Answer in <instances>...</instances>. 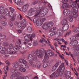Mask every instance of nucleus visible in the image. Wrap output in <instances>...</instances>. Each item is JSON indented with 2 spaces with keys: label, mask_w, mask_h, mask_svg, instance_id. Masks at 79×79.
I'll list each match as a JSON object with an SVG mask.
<instances>
[{
  "label": "nucleus",
  "mask_w": 79,
  "mask_h": 79,
  "mask_svg": "<svg viewBox=\"0 0 79 79\" xmlns=\"http://www.w3.org/2000/svg\"><path fill=\"white\" fill-rule=\"evenodd\" d=\"M29 40H24L23 41V44L25 45H26L27 44H28L29 41Z\"/></svg>",
  "instance_id": "nucleus-34"
},
{
  "label": "nucleus",
  "mask_w": 79,
  "mask_h": 79,
  "mask_svg": "<svg viewBox=\"0 0 79 79\" xmlns=\"http://www.w3.org/2000/svg\"><path fill=\"white\" fill-rule=\"evenodd\" d=\"M18 72V70L16 69H13L12 70V73L13 74H15L17 72Z\"/></svg>",
  "instance_id": "nucleus-36"
},
{
  "label": "nucleus",
  "mask_w": 79,
  "mask_h": 79,
  "mask_svg": "<svg viewBox=\"0 0 79 79\" xmlns=\"http://www.w3.org/2000/svg\"><path fill=\"white\" fill-rule=\"evenodd\" d=\"M46 50H44V49L43 48L40 49H37L35 52H33L32 55L29 54L28 55L31 59H34V58L33 54H34V53H35V54L36 57H37L38 56L39 58H42V57L43 56V55H44V52H46Z\"/></svg>",
  "instance_id": "nucleus-2"
},
{
  "label": "nucleus",
  "mask_w": 79,
  "mask_h": 79,
  "mask_svg": "<svg viewBox=\"0 0 79 79\" xmlns=\"http://www.w3.org/2000/svg\"><path fill=\"white\" fill-rule=\"evenodd\" d=\"M20 79H29V77L27 76H26L21 78Z\"/></svg>",
  "instance_id": "nucleus-53"
},
{
  "label": "nucleus",
  "mask_w": 79,
  "mask_h": 79,
  "mask_svg": "<svg viewBox=\"0 0 79 79\" xmlns=\"http://www.w3.org/2000/svg\"><path fill=\"white\" fill-rule=\"evenodd\" d=\"M0 53L2 54H4V55H6L7 54V51H1Z\"/></svg>",
  "instance_id": "nucleus-39"
},
{
  "label": "nucleus",
  "mask_w": 79,
  "mask_h": 79,
  "mask_svg": "<svg viewBox=\"0 0 79 79\" xmlns=\"http://www.w3.org/2000/svg\"><path fill=\"white\" fill-rule=\"evenodd\" d=\"M1 24L2 26H6V22L2 21L1 22Z\"/></svg>",
  "instance_id": "nucleus-44"
},
{
  "label": "nucleus",
  "mask_w": 79,
  "mask_h": 79,
  "mask_svg": "<svg viewBox=\"0 0 79 79\" xmlns=\"http://www.w3.org/2000/svg\"><path fill=\"white\" fill-rule=\"evenodd\" d=\"M16 18V15L14 14V15L12 16V17L10 19V21H14L15 19V18Z\"/></svg>",
  "instance_id": "nucleus-35"
},
{
  "label": "nucleus",
  "mask_w": 79,
  "mask_h": 79,
  "mask_svg": "<svg viewBox=\"0 0 79 79\" xmlns=\"http://www.w3.org/2000/svg\"><path fill=\"white\" fill-rule=\"evenodd\" d=\"M32 39H31L30 40H29L28 44L29 46H31L32 45Z\"/></svg>",
  "instance_id": "nucleus-37"
},
{
  "label": "nucleus",
  "mask_w": 79,
  "mask_h": 79,
  "mask_svg": "<svg viewBox=\"0 0 79 79\" xmlns=\"http://www.w3.org/2000/svg\"><path fill=\"white\" fill-rule=\"evenodd\" d=\"M70 5L72 8H73V10L74 11H77V8L76 7V3H75V2H72Z\"/></svg>",
  "instance_id": "nucleus-9"
},
{
  "label": "nucleus",
  "mask_w": 79,
  "mask_h": 79,
  "mask_svg": "<svg viewBox=\"0 0 79 79\" xmlns=\"http://www.w3.org/2000/svg\"><path fill=\"white\" fill-rule=\"evenodd\" d=\"M65 73L67 74H68L70 76H71V72L70 71H67Z\"/></svg>",
  "instance_id": "nucleus-58"
},
{
  "label": "nucleus",
  "mask_w": 79,
  "mask_h": 79,
  "mask_svg": "<svg viewBox=\"0 0 79 79\" xmlns=\"http://www.w3.org/2000/svg\"><path fill=\"white\" fill-rule=\"evenodd\" d=\"M74 48L75 50H79V45H76Z\"/></svg>",
  "instance_id": "nucleus-49"
},
{
  "label": "nucleus",
  "mask_w": 79,
  "mask_h": 79,
  "mask_svg": "<svg viewBox=\"0 0 79 79\" xmlns=\"http://www.w3.org/2000/svg\"><path fill=\"white\" fill-rule=\"evenodd\" d=\"M2 51H6V48L4 47H3L2 48Z\"/></svg>",
  "instance_id": "nucleus-61"
},
{
  "label": "nucleus",
  "mask_w": 79,
  "mask_h": 79,
  "mask_svg": "<svg viewBox=\"0 0 79 79\" xmlns=\"http://www.w3.org/2000/svg\"><path fill=\"white\" fill-rule=\"evenodd\" d=\"M37 45H38V42L37 41H35L33 42V45L34 46H36Z\"/></svg>",
  "instance_id": "nucleus-40"
},
{
  "label": "nucleus",
  "mask_w": 79,
  "mask_h": 79,
  "mask_svg": "<svg viewBox=\"0 0 79 79\" xmlns=\"http://www.w3.org/2000/svg\"><path fill=\"white\" fill-rule=\"evenodd\" d=\"M72 16V15H70L69 16V19L70 22H72L73 19V17Z\"/></svg>",
  "instance_id": "nucleus-38"
},
{
  "label": "nucleus",
  "mask_w": 79,
  "mask_h": 79,
  "mask_svg": "<svg viewBox=\"0 0 79 79\" xmlns=\"http://www.w3.org/2000/svg\"><path fill=\"white\" fill-rule=\"evenodd\" d=\"M35 53L34 52L33 54L34 56V59H30L29 60V63L33 67H34L36 66V64L34 62H33L34 60L35 61H38L37 57L35 56Z\"/></svg>",
  "instance_id": "nucleus-6"
},
{
  "label": "nucleus",
  "mask_w": 79,
  "mask_h": 79,
  "mask_svg": "<svg viewBox=\"0 0 79 79\" xmlns=\"http://www.w3.org/2000/svg\"><path fill=\"white\" fill-rule=\"evenodd\" d=\"M72 15V17L74 18H76L78 16V15H77V14L76 12H74L73 15Z\"/></svg>",
  "instance_id": "nucleus-25"
},
{
  "label": "nucleus",
  "mask_w": 79,
  "mask_h": 79,
  "mask_svg": "<svg viewBox=\"0 0 79 79\" xmlns=\"http://www.w3.org/2000/svg\"><path fill=\"white\" fill-rule=\"evenodd\" d=\"M77 37L76 36H74L72 37V38H70V44H73V42H74V41H75V40H77Z\"/></svg>",
  "instance_id": "nucleus-15"
},
{
  "label": "nucleus",
  "mask_w": 79,
  "mask_h": 79,
  "mask_svg": "<svg viewBox=\"0 0 79 79\" xmlns=\"http://www.w3.org/2000/svg\"><path fill=\"white\" fill-rule=\"evenodd\" d=\"M16 4L17 5H19L21 3V0H14Z\"/></svg>",
  "instance_id": "nucleus-26"
},
{
  "label": "nucleus",
  "mask_w": 79,
  "mask_h": 79,
  "mask_svg": "<svg viewBox=\"0 0 79 79\" xmlns=\"http://www.w3.org/2000/svg\"><path fill=\"white\" fill-rule=\"evenodd\" d=\"M37 68H40L41 66V64L40 63V61H38L37 62Z\"/></svg>",
  "instance_id": "nucleus-33"
},
{
  "label": "nucleus",
  "mask_w": 79,
  "mask_h": 79,
  "mask_svg": "<svg viewBox=\"0 0 79 79\" xmlns=\"http://www.w3.org/2000/svg\"><path fill=\"white\" fill-rule=\"evenodd\" d=\"M61 32H62V31L61 29H58L57 31V33L55 34V37L56 38H58V37H59L60 36H61V35H62Z\"/></svg>",
  "instance_id": "nucleus-7"
},
{
  "label": "nucleus",
  "mask_w": 79,
  "mask_h": 79,
  "mask_svg": "<svg viewBox=\"0 0 79 79\" xmlns=\"http://www.w3.org/2000/svg\"><path fill=\"white\" fill-rule=\"evenodd\" d=\"M0 36L1 37V39H5V38H6V35H2V36Z\"/></svg>",
  "instance_id": "nucleus-62"
},
{
  "label": "nucleus",
  "mask_w": 79,
  "mask_h": 79,
  "mask_svg": "<svg viewBox=\"0 0 79 79\" xmlns=\"http://www.w3.org/2000/svg\"><path fill=\"white\" fill-rule=\"evenodd\" d=\"M29 7V5L28 4H26L23 6L22 8L23 10L22 11L24 13L26 12L27 11V8Z\"/></svg>",
  "instance_id": "nucleus-10"
},
{
  "label": "nucleus",
  "mask_w": 79,
  "mask_h": 79,
  "mask_svg": "<svg viewBox=\"0 0 79 79\" xmlns=\"http://www.w3.org/2000/svg\"><path fill=\"white\" fill-rule=\"evenodd\" d=\"M46 50H44V49L43 48L40 49H37L35 52H33L32 55L29 54L28 55L31 59H34V58L33 54H34V53H35V54L36 57H37L38 56L39 58H42V57L43 56V55H44V52H46Z\"/></svg>",
  "instance_id": "nucleus-1"
},
{
  "label": "nucleus",
  "mask_w": 79,
  "mask_h": 79,
  "mask_svg": "<svg viewBox=\"0 0 79 79\" xmlns=\"http://www.w3.org/2000/svg\"><path fill=\"white\" fill-rule=\"evenodd\" d=\"M64 4L62 5V7L63 8H67V7H69V5L68 4L67 2H65V3H63Z\"/></svg>",
  "instance_id": "nucleus-19"
},
{
  "label": "nucleus",
  "mask_w": 79,
  "mask_h": 79,
  "mask_svg": "<svg viewBox=\"0 0 79 79\" xmlns=\"http://www.w3.org/2000/svg\"><path fill=\"white\" fill-rule=\"evenodd\" d=\"M58 65H59V63L57 62L56 64L54 65V67H55L57 69L58 68Z\"/></svg>",
  "instance_id": "nucleus-46"
},
{
  "label": "nucleus",
  "mask_w": 79,
  "mask_h": 79,
  "mask_svg": "<svg viewBox=\"0 0 79 79\" xmlns=\"http://www.w3.org/2000/svg\"><path fill=\"white\" fill-rule=\"evenodd\" d=\"M23 24H26V20L25 19H24L23 20L22 23Z\"/></svg>",
  "instance_id": "nucleus-54"
},
{
  "label": "nucleus",
  "mask_w": 79,
  "mask_h": 79,
  "mask_svg": "<svg viewBox=\"0 0 79 79\" xmlns=\"http://www.w3.org/2000/svg\"><path fill=\"white\" fill-rule=\"evenodd\" d=\"M4 13H7V12H8V9L6 8L4 9Z\"/></svg>",
  "instance_id": "nucleus-64"
},
{
  "label": "nucleus",
  "mask_w": 79,
  "mask_h": 79,
  "mask_svg": "<svg viewBox=\"0 0 79 79\" xmlns=\"http://www.w3.org/2000/svg\"><path fill=\"white\" fill-rule=\"evenodd\" d=\"M4 10V6H0V10Z\"/></svg>",
  "instance_id": "nucleus-60"
},
{
  "label": "nucleus",
  "mask_w": 79,
  "mask_h": 79,
  "mask_svg": "<svg viewBox=\"0 0 79 79\" xmlns=\"http://www.w3.org/2000/svg\"><path fill=\"white\" fill-rule=\"evenodd\" d=\"M66 23H68L66 19H64L62 21V25H65V24H67Z\"/></svg>",
  "instance_id": "nucleus-23"
},
{
  "label": "nucleus",
  "mask_w": 79,
  "mask_h": 79,
  "mask_svg": "<svg viewBox=\"0 0 79 79\" xmlns=\"http://www.w3.org/2000/svg\"><path fill=\"white\" fill-rule=\"evenodd\" d=\"M56 29V28L55 27H53L52 28H51L50 30V32H52L53 31H55Z\"/></svg>",
  "instance_id": "nucleus-45"
},
{
  "label": "nucleus",
  "mask_w": 79,
  "mask_h": 79,
  "mask_svg": "<svg viewBox=\"0 0 79 79\" xmlns=\"http://www.w3.org/2000/svg\"><path fill=\"white\" fill-rule=\"evenodd\" d=\"M69 29V25L66 24L62 27V30L63 32H64L66 31H67Z\"/></svg>",
  "instance_id": "nucleus-8"
},
{
  "label": "nucleus",
  "mask_w": 79,
  "mask_h": 79,
  "mask_svg": "<svg viewBox=\"0 0 79 79\" xmlns=\"http://www.w3.org/2000/svg\"><path fill=\"white\" fill-rule=\"evenodd\" d=\"M46 50V52H44V53L43 56H44V55L45 54L44 58L42 61L43 63H47V61H48L47 60L48 59V56H52L54 55L53 52L51 50H48L46 53H45L47 52V50Z\"/></svg>",
  "instance_id": "nucleus-3"
},
{
  "label": "nucleus",
  "mask_w": 79,
  "mask_h": 79,
  "mask_svg": "<svg viewBox=\"0 0 79 79\" xmlns=\"http://www.w3.org/2000/svg\"><path fill=\"white\" fill-rule=\"evenodd\" d=\"M73 54L75 56H77L79 55V51H77L74 52Z\"/></svg>",
  "instance_id": "nucleus-27"
},
{
  "label": "nucleus",
  "mask_w": 79,
  "mask_h": 79,
  "mask_svg": "<svg viewBox=\"0 0 79 79\" xmlns=\"http://www.w3.org/2000/svg\"><path fill=\"white\" fill-rule=\"evenodd\" d=\"M19 64L18 62L14 63L13 64L12 66L15 69H17L18 67V66H19Z\"/></svg>",
  "instance_id": "nucleus-17"
},
{
  "label": "nucleus",
  "mask_w": 79,
  "mask_h": 79,
  "mask_svg": "<svg viewBox=\"0 0 79 79\" xmlns=\"http://www.w3.org/2000/svg\"><path fill=\"white\" fill-rule=\"evenodd\" d=\"M15 77V74L13 73L10 76L11 79H14Z\"/></svg>",
  "instance_id": "nucleus-47"
},
{
  "label": "nucleus",
  "mask_w": 79,
  "mask_h": 79,
  "mask_svg": "<svg viewBox=\"0 0 79 79\" xmlns=\"http://www.w3.org/2000/svg\"><path fill=\"white\" fill-rule=\"evenodd\" d=\"M9 47L10 48H11V49H13V48H14L13 45L12 44H10L9 45Z\"/></svg>",
  "instance_id": "nucleus-55"
},
{
  "label": "nucleus",
  "mask_w": 79,
  "mask_h": 79,
  "mask_svg": "<svg viewBox=\"0 0 79 79\" xmlns=\"http://www.w3.org/2000/svg\"><path fill=\"white\" fill-rule=\"evenodd\" d=\"M26 27V24H22L21 27L22 29H24Z\"/></svg>",
  "instance_id": "nucleus-52"
},
{
  "label": "nucleus",
  "mask_w": 79,
  "mask_h": 79,
  "mask_svg": "<svg viewBox=\"0 0 79 79\" xmlns=\"http://www.w3.org/2000/svg\"><path fill=\"white\" fill-rule=\"evenodd\" d=\"M16 45L17 47L14 48V50L15 52H18V50L20 49L21 46H20V44L18 43H16Z\"/></svg>",
  "instance_id": "nucleus-11"
},
{
  "label": "nucleus",
  "mask_w": 79,
  "mask_h": 79,
  "mask_svg": "<svg viewBox=\"0 0 79 79\" xmlns=\"http://www.w3.org/2000/svg\"><path fill=\"white\" fill-rule=\"evenodd\" d=\"M78 44V41L76 40H75L74 41L72 42V43L71 44L72 45H77Z\"/></svg>",
  "instance_id": "nucleus-29"
},
{
  "label": "nucleus",
  "mask_w": 79,
  "mask_h": 79,
  "mask_svg": "<svg viewBox=\"0 0 79 79\" xmlns=\"http://www.w3.org/2000/svg\"><path fill=\"white\" fill-rule=\"evenodd\" d=\"M11 51V49H10V48H8L6 49V52H7V54H8V52H10Z\"/></svg>",
  "instance_id": "nucleus-51"
},
{
  "label": "nucleus",
  "mask_w": 79,
  "mask_h": 79,
  "mask_svg": "<svg viewBox=\"0 0 79 79\" xmlns=\"http://www.w3.org/2000/svg\"><path fill=\"white\" fill-rule=\"evenodd\" d=\"M22 74L21 73L19 72H17L16 73L15 75L16 76H21Z\"/></svg>",
  "instance_id": "nucleus-43"
},
{
  "label": "nucleus",
  "mask_w": 79,
  "mask_h": 79,
  "mask_svg": "<svg viewBox=\"0 0 79 79\" xmlns=\"http://www.w3.org/2000/svg\"><path fill=\"white\" fill-rule=\"evenodd\" d=\"M48 25V27H52L53 26V22H48L47 23Z\"/></svg>",
  "instance_id": "nucleus-21"
},
{
  "label": "nucleus",
  "mask_w": 79,
  "mask_h": 79,
  "mask_svg": "<svg viewBox=\"0 0 79 79\" xmlns=\"http://www.w3.org/2000/svg\"><path fill=\"white\" fill-rule=\"evenodd\" d=\"M27 30L28 32H32V27H27Z\"/></svg>",
  "instance_id": "nucleus-30"
},
{
  "label": "nucleus",
  "mask_w": 79,
  "mask_h": 79,
  "mask_svg": "<svg viewBox=\"0 0 79 79\" xmlns=\"http://www.w3.org/2000/svg\"><path fill=\"white\" fill-rule=\"evenodd\" d=\"M9 27H12V26H13V23H12L10 22L9 23Z\"/></svg>",
  "instance_id": "nucleus-56"
},
{
  "label": "nucleus",
  "mask_w": 79,
  "mask_h": 79,
  "mask_svg": "<svg viewBox=\"0 0 79 79\" xmlns=\"http://www.w3.org/2000/svg\"><path fill=\"white\" fill-rule=\"evenodd\" d=\"M63 71H61V70H60V69H58L56 72L53 73L50 77L51 78H52L53 77H58L59 75L60 76H61L63 75Z\"/></svg>",
  "instance_id": "nucleus-5"
},
{
  "label": "nucleus",
  "mask_w": 79,
  "mask_h": 79,
  "mask_svg": "<svg viewBox=\"0 0 79 79\" xmlns=\"http://www.w3.org/2000/svg\"><path fill=\"white\" fill-rule=\"evenodd\" d=\"M42 28L44 30H46L48 29V25H47V23H44L43 25Z\"/></svg>",
  "instance_id": "nucleus-18"
},
{
  "label": "nucleus",
  "mask_w": 79,
  "mask_h": 79,
  "mask_svg": "<svg viewBox=\"0 0 79 79\" xmlns=\"http://www.w3.org/2000/svg\"><path fill=\"white\" fill-rule=\"evenodd\" d=\"M46 20V19H45V18H44L41 19L40 20V21L42 23H44V21H45Z\"/></svg>",
  "instance_id": "nucleus-50"
},
{
  "label": "nucleus",
  "mask_w": 79,
  "mask_h": 79,
  "mask_svg": "<svg viewBox=\"0 0 79 79\" xmlns=\"http://www.w3.org/2000/svg\"><path fill=\"white\" fill-rule=\"evenodd\" d=\"M39 8L37 7L35 9V11H36V15H35V16H37L38 15H39L40 13V16L41 17H42V16H44L45 15V14L44 13V12H42L44 10V11H45L46 10H44V9L42 7V6L41 5H40L39 6Z\"/></svg>",
  "instance_id": "nucleus-4"
},
{
  "label": "nucleus",
  "mask_w": 79,
  "mask_h": 79,
  "mask_svg": "<svg viewBox=\"0 0 79 79\" xmlns=\"http://www.w3.org/2000/svg\"><path fill=\"white\" fill-rule=\"evenodd\" d=\"M56 34V32H52L50 34V36H51V37H52V36H53V35H55Z\"/></svg>",
  "instance_id": "nucleus-48"
},
{
  "label": "nucleus",
  "mask_w": 79,
  "mask_h": 79,
  "mask_svg": "<svg viewBox=\"0 0 79 79\" xmlns=\"http://www.w3.org/2000/svg\"><path fill=\"white\" fill-rule=\"evenodd\" d=\"M48 61H47V62L44 63L43 64V67L44 68H47L48 66Z\"/></svg>",
  "instance_id": "nucleus-24"
},
{
  "label": "nucleus",
  "mask_w": 79,
  "mask_h": 79,
  "mask_svg": "<svg viewBox=\"0 0 79 79\" xmlns=\"http://www.w3.org/2000/svg\"><path fill=\"white\" fill-rule=\"evenodd\" d=\"M63 13L64 15L68 16L70 14V11L68 9H65L63 11Z\"/></svg>",
  "instance_id": "nucleus-13"
},
{
  "label": "nucleus",
  "mask_w": 79,
  "mask_h": 79,
  "mask_svg": "<svg viewBox=\"0 0 79 79\" xmlns=\"http://www.w3.org/2000/svg\"><path fill=\"white\" fill-rule=\"evenodd\" d=\"M19 61L21 63H23V64H26L27 63V61L25 60L22 59H20L19 60Z\"/></svg>",
  "instance_id": "nucleus-20"
},
{
  "label": "nucleus",
  "mask_w": 79,
  "mask_h": 79,
  "mask_svg": "<svg viewBox=\"0 0 79 79\" xmlns=\"http://www.w3.org/2000/svg\"><path fill=\"white\" fill-rule=\"evenodd\" d=\"M38 2L37 1H35L32 2V5H35V4H37Z\"/></svg>",
  "instance_id": "nucleus-63"
},
{
  "label": "nucleus",
  "mask_w": 79,
  "mask_h": 79,
  "mask_svg": "<svg viewBox=\"0 0 79 79\" xmlns=\"http://www.w3.org/2000/svg\"><path fill=\"white\" fill-rule=\"evenodd\" d=\"M71 0H62V2L63 3H65V2H66L67 3H68L69 2H71Z\"/></svg>",
  "instance_id": "nucleus-42"
},
{
  "label": "nucleus",
  "mask_w": 79,
  "mask_h": 79,
  "mask_svg": "<svg viewBox=\"0 0 79 79\" xmlns=\"http://www.w3.org/2000/svg\"><path fill=\"white\" fill-rule=\"evenodd\" d=\"M73 32H79V27H76L73 29Z\"/></svg>",
  "instance_id": "nucleus-31"
},
{
  "label": "nucleus",
  "mask_w": 79,
  "mask_h": 79,
  "mask_svg": "<svg viewBox=\"0 0 79 79\" xmlns=\"http://www.w3.org/2000/svg\"><path fill=\"white\" fill-rule=\"evenodd\" d=\"M64 76L67 78H68V77H70V75L67 74L66 73H64Z\"/></svg>",
  "instance_id": "nucleus-57"
},
{
  "label": "nucleus",
  "mask_w": 79,
  "mask_h": 79,
  "mask_svg": "<svg viewBox=\"0 0 79 79\" xmlns=\"http://www.w3.org/2000/svg\"><path fill=\"white\" fill-rule=\"evenodd\" d=\"M22 23L21 22H19V23L18 25V27H21V26H22V25H23Z\"/></svg>",
  "instance_id": "nucleus-41"
},
{
  "label": "nucleus",
  "mask_w": 79,
  "mask_h": 79,
  "mask_svg": "<svg viewBox=\"0 0 79 79\" xmlns=\"http://www.w3.org/2000/svg\"><path fill=\"white\" fill-rule=\"evenodd\" d=\"M19 70L22 73H25L26 71V69L21 66H20L19 67Z\"/></svg>",
  "instance_id": "nucleus-16"
},
{
  "label": "nucleus",
  "mask_w": 79,
  "mask_h": 79,
  "mask_svg": "<svg viewBox=\"0 0 79 79\" xmlns=\"http://www.w3.org/2000/svg\"><path fill=\"white\" fill-rule=\"evenodd\" d=\"M24 38L25 40H31V39H32V35L27 34V35L25 36Z\"/></svg>",
  "instance_id": "nucleus-12"
},
{
  "label": "nucleus",
  "mask_w": 79,
  "mask_h": 79,
  "mask_svg": "<svg viewBox=\"0 0 79 79\" xmlns=\"http://www.w3.org/2000/svg\"><path fill=\"white\" fill-rule=\"evenodd\" d=\"M46 43V44H47V40H45L44 39V38H42V39L40 40V42L41 43H42L44 42V41Z\"/></svg>",
  "instance_id": "nucleus-28"
},
{
  "label": "nucleus",
  "mask_w": 79,
  "mask_h": 79,
  "mask_svg": "<svg viewBox=\"0 0 79 79\" xmlns=\"http://www.w3.org/2000/svg\"><path fill=\"white\" fill-rule=\"evenodd\" d=\"M9 9L11 10L10 11H12V12H14L15 11V9L11 7H10Z\"/></svg>",
  "instance_id": "nucleus-59"
},
{
  "label": "nucleus",
  "mask_w": 79,
  "mask_h": 79,
  "mask_svg": "<svg viewBox=\"0 0 79 79\" xmlns=\"http://www.w3.org/2000/svg\"><path fill=\"white\" fill-rule=\"evenodd\" d=\"M9 15L10 17H12V16H13L14 15L13 12H12V11H10L9 13Z\"/></svg>",
  "instance_id": "nucleus-32"
},
{
  "label": "nucleus",
  "mask_w": 79,
  "mask_h": 79,
  "mask_svg": "<svg viewBox=\"0 0 79 79\" xmlns=\"http://www.w3.org/2000/svg\"><path fill=\"white\" fill-rule=\"evenodd\" d=\"M64 63H62L59 67L58 69H59L61 71H62H62H64V69H65V66H64Z\"/></svg>",
  "instance_id": "nucleus-14"
},
{
  "label": "nucleus",
  "mask_w": 79,
  "mask_h": 79,
  "mask_svg": "<svg viewBox=\"0 0 79 79\" xmlns=\"http://www.w3.org/2000/svg\"><path fill=\"white\" fill-rule=\"evenodd\" d=\"M42 24L43 23L40 20L36 22V25L37 26H40L42 25Z\"/></svg>",
  "instance_id": "nucleus-22"
}]
</instances>
